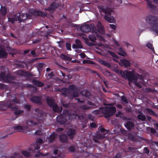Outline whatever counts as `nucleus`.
Wrapping results in <instances>:
<instances>
[{"label": "nucleus", "mask_w": 158, "mask_h": 158, "mask_svg": "<svg viewBox=\"0 0 158 158\" xmlns=\"http://www.w3.org/2000/svg\"><path fill=\"white\" fill-rule=\"evenodd\" d=\"M80 29L83 32H88L91 30V28L88 25H84L81 27Z\"/></svg>", "instance_id": "ddd939ff"}, {"label": "nucleus", "mask_w": 158, "mask_h": 158, "mask_svg": "<svg viewBox=\"0 0 158 158\" xmlns=\"http://www.w3.org/2000/svg\"><path fill=\"white\" fill-rule=\"evenodd\" d=\"M37 15H40L42 16H44L46 15V14L41 11H38Z\"/></svg>", "instance_id": "ea45409f"}, {"label": "nucleus", "mask_w": 158, "mask_h": 158, "mask_svg": "<svg viewBox=\"0 0 158 158\" xmlns=\"http://www.w3.org/2000/svg\"><path fill=\"white\" fill-rule=\"evenodd\" d=\"M19 74H21L22 75H23L24 73V72L23 71H19L18 73Z\"/></svg>", "instance_id": "0e129e2a"}, {"label": "nucleus", "mask_w": 158, "mask_h": 158, "mask_svg": "<svg viewBox=\"0 0 158 158\" xmlns=\"http://www.w3.org/2000/svg\"><path fill=\"white\" fill-rule=\"evenodd\" d=\"M26 124L28 125L31 126H36L38 124L37 122L33 121L31 120L27 121L26 123Z\"/></svg>", "instance_id": "cd10ccee"}, {"label": "nucleus", "mask_w": 158, "mask_h": 158, "mask_svg": "<svg viewBox=\"0 0 158 158\" xmlns=\"http://www.w3.org/2000/svg\"><path fill=\"white\" fill-rule=\"evenodd\" d=\"M145 20L151 26L150 28V31L158 35V18L156 17L148 16L146 17Z\"/></svg>", "instance_id": "7ed1b4c3"}, {"label": "nucleus", "mask_w": 158, "mask_h": 158, "mask_svg": "<svg viewBox=\"0 0 158 158\" xmlns=\"http://www.w3.org/2000/svg\"><path fill=\"white\" fill-rule=\"evenodd\" d=\"M79 55L82 58H84L85 56V54L83 53H81Z\"/></svg>", "instance_id": "864d4df0"}, {"label": "nucleus", "mask_w": 158, "mask_h": 158, "mask_svg": "<svg viewBox=\"0 0 158 158\" xmlns=\"http://www.w3.org/2000/svg\"><path fill=\"white\" fill-rule=\"evenodd\" d=\"M56 137V134L55 133H53L52 134L50 135L49 138H48V141L49 142H51L53 141Z\"/></svg>", "instance_id": "c756f323"}, {"label": "nucleus", "mask_w": 158, "mask_h": 158, "mask_svg": "<svg viewBox=\"0 0 158 158\" xmlns=\"http://www.w3.org/2000/svg\"><path fill=\"white\" fill-rule=\"evenodd\" d=\"M76 89V88L75 86L73 85H71L69 86V89H66L64 88L62 89V92L61 93L62 94L66 97L67 95L66 94L70 93L72 91H73V95L70 96H69L70 98H72L73 97H76L78 96V93L77 92L75 91Z\"/></svg>", "instance_id": "423d86ee"}, {"label": "nucleus", "mask_w": 158, "mask_h": 158, "mask_svg": "<svg viewBox=\"0 0 158 158\" xmlns=\"http://www.w3.org/2000/svg\"><path fill=\"white\" fill-rule=\"evenodd\" d=\"M98 61L101 64L104 65L109 68L110 67V65L108 63L106 62L104 60H102L100 59H99Z\"/></svg>", "instance_id": "a878e982"}, {"label": "nucleus", "mask_w": 158, "mask_h": 158, "mask_svg": "<svg viewBox=\"0 0 158 158\" xmlns=\"http://www.w3.org/2000/svg\"><path fill=\"white\" fill-rule=\"evenodd\" d=\"M91 32L92 34L89 35V39L92 41H94L96 39V36L100 40H104L103 38L100 35H98L97 31L94 25H91Z\"/></svg>", "instance_id": "6e6552de"}, {"label": "nucleus", "mask_w": 158, "mask_h": 158, "mask_svg": "<svg viewBox=\"0 0 158 158\" xmlns=\"http://www.w3.org/2000/svg\"><path fill=\"white\" fill-rule=\"evenodd\" d=\"M90 125L91 127L94 128H95L96 127V125L95 123H91Z\"/></svg>", "instance_id": "8fccbe9b"}, {"label": "nucleus", "mask_w": 158, "mask_h": 158, "mask_svg": "<svg viewBox=\"0 0 158 158\" xmlns=\"http://www.w3.org/2000/svg\"><path fill=\"white\" fill-rule=\"evenodd\" d=\"M53 73L52 72H51L50 74H48V76L50 78H51L53 76Z\"/></svg>", "instance_id": "680f3d73"}, {"label": "nucleus", "mask_w": 158, "mask_h": 158, "mask_svg": "<svg viewBox=\"0 0 158 158\" xmlns=\"http://www.w3.org/2000/svg\"><path fill=\"white\" fill-rule=\"evenodd\" d=\"M146 46L149 48L151 49L152 51H154V48L152 47V44L150 43H148L146 44Z\"/></svg>", "instance_id": "e433bc0d"}, {"label": "nucleus", "mask_w": 158, "mask_h": 158, "mask_svg": "<svg viewBox=\"0 0 158 158\" xmlns=\"http://www.w3.org/2000/svg\"><path fill=\"white\" fill-rule=\"evenodd\" d=\"M67 117L69 118V120H72L74 118H78L79 116L77 114H72L71 112H69L68 111H65L64 113L62 114L59 115L56 118V120L58 123L60 124H63L65 123H69V122H67L68 121Z\"/></svg>", "instance_id": "f03ea898"}, {"label": "nucleus", "mask_w": 158, "mask_h": 158, "mask_svg": "<svg viewBox=\"0 0 158 158\" xmlns=\"http://www.w3.org/2000/svg\"><path fill=\"white\" fill-rule=\"evenodd\" d=\"M153 2L155 3L158 4V0H153Z\"/></svg>", "instance_id": "69168bd1"}, {"label": "nucleus", "mask_w": 158, "mask_h": 158, "mask_svg": "<svg viewBox=\"0 0 158 158\" xmlns=\"http://www.w3.org/2000/svg\"><path fill=\"white\" fill-rule=\"evenodd\" d=\"M116 111V109L115 107H106L102 109L101 110H95L94 111L93 113L95 114H98L101 112L105 114L106 117H110L113 115Z\"/></svg>", "instance_id": "39448f33"}, {"label": "nucleus", "mask_w": 158, "mask_h": 158, "mask_svg": "<svg viewBox=\"0 0 158 158\" xmlns=\"http://www.w3.org/2000/svg\"><path fill=\"white\" fill-rule=\"evenodd\" d=\"M109 53L113 57H115L116 56V55L114 52H112L109 51H108Z\"/></svg>", "instance_id": "09e8293b"}, {"label": "nucleus", "mask_w": 158, "mask_h": 158, "mask_svg": "<svg viewBox=\"0 0 158 158\" xmlns=\"http://www.w3.org/2000/svg\"><path fill=\"white\" fill-rule=\"evenodd\" d=\"M33 83L35 85L41 87L43 86L44 84L43 83L37 80H34L33 81Z\"/></svg>", "instance_id": "bb28decb"}, {"label": "nucleus", "mask_w": 158, "mask_h": 158, "mask_svg": "<svg viewBox=\"0 0 158 158\" xmlns=\"http://www.w3.org/2000/svg\"><path fill=\"white\" fill-rule=\"evenodd\" d=\"M61 102L62 105L64 107H66L68 106V105L67 104L65 103V102L64 101H61Z\"/></svg>", "instance_id": "c03bdc74"}, {"label": "nucleus", "mask_w": 158, "mask_h": 158, "mask_svg": "<svg viewBox=\"0 0 158 158\" xmlns=\"http://www.w3.org/2000/svg\"><path fill=\"white\" fill-rule=\"evenodd\" d=\"M63 130V128H57V131H62Z\"/></svg>", "instance_id": "774afa93"}, {"label": "nucleus", "mask_w": 158, "mask_h": 158, "mask_svg": "<svg viewBox=\"0 0 158 158\" xmlns=\"http://www.w3.org/2000/svg\"><path fill=\"white\" fill-rule=\"evenodd\" d=\"M40 98L37 96L33 97L31 98V101L37 103H40Z\"/></svg>", "instance_id": "412c9836"}, {"label": "nucleus", "mask_w": 158, "mask_h": 158, "mask_svg": "<svg viewBox=\"0 0 158 158\" xmlns=\"http://www.w3.org/2000/svg\"><path fill=\"white\" fill-rule=\"evenodd\" d=\"M37 142L40 143H44L43 140L40 138L38 139L37 140Z\"/></svg>", "instance_id": "49530a36"}, {"label": "nucleus", "mask_w": 158, "mask_h": 158, "mask_svg": "<svg viewBox=\"0 0 158 158\" xmlns=\"http://www.w3.org/2000/svg\"><path fill=\"white\" fill-rule=\"evenodd\" d=\"M115 115L117 117H122L123 116V114L121 112H118Z\"/></svg>", "instance_id": "79ce46f5"}, {"label": "nucleus", "mask_w": 158, "mask_h": 158, "mask_svg": "<svg viewBox=\"0 0 158 158\" xmlns=\"http://www.w3.org/2000/svg\"><path fill=\"white\" fill-rule=\"evenodd\" d=\"M58 152L57 150H55L53 152L52 155L51 156V157L52 158H56L57 157L56 154Z\"/></svg>", "instance_id": "c9c22d12"}, {"label": "nucleus", "mask_w": 158, "mask_h": 158, "mask_svg": "<svg viewBox=\"0 0 158 158\" xmlns=\"http://www.w3.org/2000/svg\"><path fill=\"white\" fill-rule=\"evenodd\" d=\"M46 100L49 106L52 108L53 111L60 112L62 111L61 107L60 108L58 107L57 105L54 103V101L52 98L47 97L46 98Z\"/></svg>", "instance_id": "1a4fd4ad"}, {"label": "nucleus", "mask_w": 158, "mask_h": 158, "mask_svg": "<svg viewBox=\"0 0 158 158\" xmlns=\"http://www.w3.org/2000/svg\"><path fill=\"white\" fill-rule=\"evenodd\" d=\"M97 28L98 31L101 34L105 33L104 28L101 23L100 22H98L97 24Z\"/></svg>", "instance_id": "4468645a"}, {"label": "nucleus", "mask_w": 158, "mask_h": 158, "mask_svg": "<svg viewBox=\"0 0 158 158\" xmlns=\"http://www.w3.org/2000/svg\"><path fill=\"white\" fill-rule=\"evenodd\" d=\"M110 27L113 30H115L116 28V27L114 24H110Z\"/></svg>", "instance_id": "de8ad7c7"}, {"label": "nucleus", "mask_w": 158, "mask_h": 158, "mask_svg": "<svg viewBox=\"0 0 158 158\" xmlns=\"http://www.w3.org/2000/svg\"><path fill=\"white\" fill-rule=\"evenodd\" d=\"M117 73L125 79H127L130 85L133 83L138 87H142L141 84H143V78L142 76L135 73L133 71L118 70Z\"/></svg>", "instance_id": "f257e3e1"}, {"label": "nucleus", "mask_w": 158, "mask_h": 158, "mask_svg": "<svg viewBox=\"0 0 158 158\" xmlns=\"http://www.w3.org/2000/svg\"><path fill=\"white\" fill-rule=\"evenodd\" d=\"M78 152H81L82 154L81 155V156H84L85 157H88L89 155V153L84 152L81 149V147L80 148H78Z\"/></svg>", "instance_id": "4be33fe9"}, {"label": "nucleus", "mask_w": 158, "mask_h": 158, "mask_svg": "<svg viewBox=\"0 0 158 158\" xmlns=\"http://www.w3.org/2000/svg\"><path fill=\"white\" fill-rule=\"evenodd\" d=\"M75 134V130L73 129H69L67 132V134L70 137V139H73V138Z\"/></svg>", "instance_id": "6ab92c4d"}, {"label": "nucleus", "mask_w": 158, "mask_h": 158, "mask_svg": "<svg viewBox=\"0 0 158 158\" xmlns=\"http://www.w3.org/2000/svg\"><path fill=\"white\" fill-rule=\"evenodd\" d=\"M138 117L139 119H141L143 121L145 120L146 118L144 115L143 114H139L138 116Z\"/></svg>", "instance_id": "2f4dec72"}, {"label": "nucleus", "mask_w": 158, "mask_h": 158, "mask_svg": "<svg viewBox=\"0 0 158 158\" xmlns=\"http://www.w3.org/2000/svg\"><path fill=\"white\" fill-rule=\"evenodd\" d=\"M114 57V58H113V60L116 62H118V57H117L116 55Z\"/></svg>", "instance_id": "603ef678"}, {"label": "nucleus", "mask_w": 158, "mask_h": 158, "mask_svg": "<svg viewBox=\"0 0 158 158\" xmlns=\"http://www.w3.org/2000/svg\"><path fill=\"white\" fill-rule=\"evenodd\" d=\"M43 118H42V117H41L39 118H36L37 121L38 123H41L42 122V119Z\"/></svg>", "instance_id": "a18cd8bd"}, {"label": "nucleus", "mask_w": 158, "mask_h": 158, "mask_svg": "<svg viewBox=\"0 0 158 158\" xmlns=\"http://www.w3.org/2000/svg\"><path fill=\"white\" fill-rule=\"evenodd\" d=\"M40 41V40H36L33 41V43L35 44L37 43Z\"/></svg>", "instance_id": "bf43d9fd"}, {"label": "nucleus", "mask_w": 158, "mask_h": 158, "mask_svg": "<svg viewBox=\"0 0 158 158\" xmlns=\"http://www.w3.org/2000/svg\"><path fill=\"white\" fill-rule=\"evenodd\" d=\"M18 107L17 106H15L13 107H11V110L14 111V114L15 115H19L22 113L23 111L22 110H18Z\"/></svg>", "instance_id": "dca6fc26"}, {"label": "nucleus", "mask_w": 158, "mask_h": 158, "mask_svg": "<svg viewBox=\"0 0 158 158\" xmlns=\"http://www.w3.org/2000/svg\"><path fill=\"white\" fill-rule=\"evenodd\" d=\"M31 53L32 55H35V50L32 51L31 52Z\"/></svg>", "instance_id": "338daca9"}, {"label": "nucleus", "mask_w": 158, "mask_h": 158, "mask_svg": "<svg viewBox=\"0 0 158 158\" xmlns=\"http://www.w3.org/2000/svg\"><path fill=\"white\" fill-rule=\"evenodd\" d=\"M75 42L76 44V45L75 44H73V48H83V47L81 45V43L79 40H76Z\"/></svg>", "instance_id": "aec40b11"}, {"label": "nucleus", "mask_w": 158, "mask_h": 158, "mask_svg": "<svg viewBox=\"0 0 158 158\" xmlns=\"http://www.w3.org/2000/svg\"><path fill=\"white\" fill-rule=\"evenodd\" d=\"M88 157L89 158H98L96 155H94L92 153H89Z\"/></svg>", "instance_id": "a19ab883"}, {"label": "nucleus", "mask_w": 158, "mask_h": 158, "mask_svg": "<svg viewBox=\"0 0 158 158\" xmlns=\"http://www.w3.org/2000/svg\"><path fill=\"white\" fill-rule=\"evenodd\" d=\"M69 151L73 152L74 150V148L73 147H71L69 149Z\"/></svg>", "instance_id": "6e6d98bb"}, {"label": "nucleus", "mask_w": 158, "mask_h": 158, "mask_svg": "<svg viewBox=\"0 0 158 158\" xmlns=\"http://www.w3.org/2000/svg\"><path fill=\"white\" fill-rule=\"evenodd\" d=\"M44 66V64L42 63H40L38 64V66L40 68H42Z\"/></svg>", "instance_id": "e2e57ef3"}, {"label": "nucleus", "mask_w": 158, "mask_h": 158, "mask_svg": "<svg viewBox=\"0 0 158 158\" xmlns=\"http://www.w3.org/2000/svg\"><path fill=\"white\" fill-rule=\"evenodd\" d=\"M1 11L2 13V14L4 15L5 14V13L7 11L6 9L4 7H2L1 9Z\"/></svg>", "instance_id": "f704fd0d"}, {"label": "nucleus", "mask_w": 158, "mask_h": 158, "mask_svg": "<svg viewBox=\"0 0 158 158\" xmlns=\"http://www.w3.org/2000/svg\"><path fill=\"white\" fill-rule=\"evenodd\" d=\"M22 153L23 156L26 157L30 155L29 153L26 151H22Z\"/></svg>", "instance_id": "72a5a7b5"}, {"label": "nucleus", "mask_w": 158, "mask_h": 158, "mask_svg": "<svg viewBox=\"0 0 158 158\" xmlns=\"http://www.w3.org/2000/svg\"><path fill=\"white\" fill-rule=\"evenodd\" d=\"M146 111L148 113L150 114H154V112L149 109L147 108L146 109Z\"/></svg>", "instance_id": "4c0bfd02"}, {"label": "nucleus", "mask_w": 158, "mask_h": 158, "mask_svg": "<svg viewBox=\"0 0 158 158\" xmlns=\"http://www.w3.org/2000/svg\"><path fill=\"white\" fill-rule=\"evenodd\" d=\"M151 132L152 133H155L156 132V130L154 129L151 128Z\"/></svg>", "instance_id": "052dcab7"}, {"label": "nucleus", "mask_w": 158, "mask_h": 158, "mask_svg": "<svg viewBox=\"0 0 158 158\" xmlns=\"http://www.w3.org/2000/svg\"><path fill=\"white\" fill-rule=\"evenodd\" d=\"M7 55L6 52L3 49L0 48V57L1 58L5 57Z\"/></svg>", "instance_id": "b1692460"}, {"label": "nucleus", "mask_w": 158, "mask_h": 158, "mask_svg": "<svg viewBox=\"0 0 158 158\" xmlns=\"http://www.w3.org/2000/svg\"><path fill=\"white\" fill-rule=\"evenodd\" d=\"M28 15L27 14H22L17 13L15 15L14 17L11 18H8V21L13 23L15 21L18 20L19 23H21L23 21L28 18Z\"/></svg>", "instance_id": "0eeeda50"}, {"label": "nucleus", "mask_w": 158, "mask_h": 158, "mask_svg": "<svg viewBox=\"0 0 158 158\" xmlns=\"http://www.w3.org/2000/svg\"><path fill=\"white\" fill-rule=\"evenodd\" d=\"M25 108L27 110H30L31 107L29 105H25Z\"/></svg>", "instance_id": "4d7b16f0"}, {"label": "nucleus", "mask_w": 158, "mask_h": 158, "mask_svg": "<svg viewBox=\"0 0 158 158\" xmlns=\"http://www.w3.org/2000/svg\"><path fill=\"white\" fill-rule=\"evenodd\" d=\"M122 101L126 103H127L128 101L127 98L124 96H122Z\"/></svg>", "instance_id": "37998d69"}, {"label": "nucleus", "mask_w": 158, "mask_h": 158, "mask_svg": "<svg viewBox=\"0 0 158 158\" xmlns=\"http://www.w3.org/2000/svg\"><path fill=\"white\" fill-rule=\"evenodd\" d=\"M125 126L128 130H130L133 128L134 125L132 123L128 122L125 124Z\"/></svg>", "instance_id": "5701e85b"}, {"label": "nucleus", "mask_w": 158, "mask_h": 158, "mask_svg": "<svg viewBox=\"0 0 158 158\" xmlns=\"http://www.w3.org/2000/svg\"><path fill=\"white\" fill-rule=\"evenodd\" d=\"M98 7L100 11H103L106 14L104 16V18L107 22L110 23H112L115 21L114 17L111 16L113 13L112 8L107 7L105 8L103 6H98Z\"/></svg>", "instance_id": "20e7f679"}, {"label": "nucleus", "mask_w": 158, "mask_h": 158, "mask_svg": "<svg viewBox=\"0 0 158 158\" xmlns=\"http://www.w3.org/2000/svg\"><path fill=\"white\" fill-rule=\"evenodd\" d=\"M66 48L68 50H71V44L68 43H66Z\"/></svg>", "instance_id": "58836bf2"}, {"label": "nucleus", "mask_w": 158, "mask_h": 158, "mask_svg": "<svg viewBox=\"0 0 158 158\" xmlns=\"http://www.w3.org/2000/svg\"><path fill=\"white\" fill-rule=\"evenodd\" d=\"M28 127L26 126H21L19 125H16L14 127V129L17 130L18 131H21L24 130H26Z\"/></svg>", "instance_id": "2eb2a0df"}, {"label": "nucleus", "mask_w": 158, "mask_h": 158, "mask_svg": "<svg viewBox=\"0 0 158 158\" xmlns=\"http://www.w3.org/2000/svg\"><path fill=\"white\" fill-rule=\"evenodd\" d=\"M0 78L2 81H5L6 82H9V79H13L15 77L13 76H11L10 75L8 74L5 76L4 73H2L0 74Z\"/></svg>", "instance_id": "9d476101"}, {"label": "nucleus", "mask_w": 158, "mask_h": 158, "mask_svg": "<svg viewBox=\"0 0 158 158\" xmlns=\"http://www.w3.org/2000/svg\"><path fill=\"white\" fill-rule=\"evenodd\" d=\"M11 102L10 101H8L7 103L5 104V106L10 108L12 106V102L15 103H19V101H18L17 98H13L11 99Z\"/></svg>", "instance_id": "f8f14e48"}, {"label": "nucleus", "mask_w": 158, "mask_h": 158, "mask_svg": "<svg viewBox=\"0 0 158 158\" xmlns=\"http://www.w3.org/2000/svg\"><path fill=\"white\" fill-rule=\"evenodd\" d=\"M82 38L83 39H84L86 43V44H87L88 45H89V46H92V43H89L88 42V39L86 38V37L85 35H83L82 36Z\"/></svg>", "instance_id": "7c9ffc66"}, {"label": "nucleus", "mask_w": 158, "mask_h": 158, "mask_svg": "<svg viewBox=\"0 0 158 158\" xmlns=\"http://www.w3.org/2000/svg\"><path fill=\"white\" fill-rule=\"evenodd\" d=\"M58 6V3L56 2H54L50 4L48 8L45 9L44 10H48L50 13L52 12Z\"/></svg>", "instance_id": "9b49d317"}, {"label": "nucleus", "mask_w": 158, "mask_h": 158, "mask_svg": "<svg viewBox=\"0 0 158 158\" xmlns=\"http://www.w3.org/2000/svg\"><path fill=\"white\" fill-rule=\"evenodd\" d=\"M144 150L145 151V152L147 153H148L149 152V151L148 148L146 147H145L144 148Z\"/></svg>", "instance_id": "3c124183"}, {"label": "nucleus", "mask_w": 158, "mask_h": 158, "mask_svg": "<svg viewBox=\"0 0 158 158\" xmlns=\"http://www.w3.org/2000/svg\"><path fill=\"white\" fill-rule=\"evenodd\" d=\"M61 57L62 58L65 60H71V59L70 57L66 56L64 55H61Z\"/></svg>", "instance_id": "473e14b6"}, {"label": "nucleus", "mask_w": 158, "mask_h": 158, "mask_svg": "<svg viewBox=\"0 0 158 158\" xmlns=\"http://www.w3.org/2000/svg\"><path fill=\"white\" fill-rule=\"evenodd\" d=\"M118 53L120 55L123 56H125L126 55V53L124 51L122 48H120L118 52Z\"/></svg>", "instance_id": "c85d7f7f"}, {"label": "nucleus", "mask_w": 158, "mask_h": 158, "mask_svg": "<svg viewBox=\"0 0 158 158\" xmlns=\"http://www.w3.org/2000/svg\"><path fill=\"white\" fill-rule=\"evenodd\" d=\"M121 63L126 67L130 66L131 64V63L129 61L125 59L121 60V62H119V64H121Z\"/></svg>", "instance_id": "a211bd4d"}, {"label": "nucleus", "mask_w": 158, "mask_h": 158, "mask_svg": "<svg viewBox=\"0 0 158 158\" xmlns=\"http://www.w3.org/2000/svg\"><path fill=\"white\" fill-rule=\"evenodd\" d=\"M87 104L88 105L91 106L89 107L87 106H86L84 105L81 106V108L85 110H88L91 108H94L96 107V106L94 105V104L92 102L90 101H88L87 102Z\"/></svg>", "instance_id": "f3484780"}, {"label": "nucleus", "mask_w": 158, "mask_h": 158, "mask_svg": "<svg viewBox=\"0 0 158 158\" xmlns=\"http://www.w3.org/2000/svg\"><path fill=\"white\" fill-rule=\"evenodd\" d=\"M41 133L42 132L41 131H36L35 132V134L37 135H40Z\"/></svg>", "instance_id": "5fc2aeb1"}, {"label": "nucleus", "mask_w": 158, "mask_h": 158, "mask_svg": "<svg viewBox=\"0 0 158 158\" xmlns=\"http://www.w3.org/2000/svg\"><path fill=\"white\" fill-rule=\"evenodd\" d=\"M96 136H97V138L99 139H102L104 137L103 136V135L99 136V135H97Z\"/></svg>", "instance_id": "13d9d810"}, {"label": "nucleus", "mask_w": 158, "mask_h": 158, "mask_svg": "<svg viewBox=\"0 0 158 158\" xmlns=\"http://www.w3.org/2000/svg\"><path fill=\"white\" fill-rule=\"evenodd\" d=\"M67 137L65 135H62L60 137V140L63 143H65L67 142Z\"/></svg>", "instance_id": "393cba45"}]
</instances>
